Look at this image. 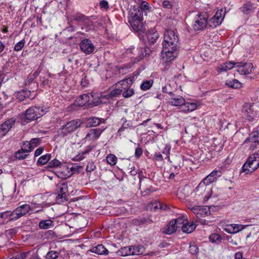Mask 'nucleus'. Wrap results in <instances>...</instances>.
Returning <instances> with one entry per match:
<instances>
[{"instance_id":"nucleus-20","label":"nucleus","mask_w":259,"mask_h":259,"mask_svg":"<svg viewBox=\"0 0 259 259\" xmlns=\"http://www.w3.org/2000/svg\"><path fill=\"white\" fill-rule=\"evenodd\" d=\"M152 222L150 216L148 214H143L142 217H139L132 220V223L135 226H141L143 225H149Z\"/></svg>"},{"instance_id":"nucleus-34","label":"nucleus","mask_w":259,"mask_h":259,"mask_svg":"<svg viewBox=\"0 0 259 259\" xmlns=\"http://www.w3.org/2000/svg\"><path fill=\"white\" fill-rule=\"evenodd\" d=\"M63 164L60 161L56 158L51 160L48 163V165L46 166V168L51 171V169L53 168H59V167Z\"/></svg>"},{"instance_id":"nucleus-38","label":"nucleus","mask_w":259,"mask_h":259,"mask_svg":"<svg viewBox=\"0 0 259 259\" xmlns=\"http://www.w3.org/2000/svg\"><path fill=\"white\" fill-rule=\"evenodd\" d=\"M158 209H162V203L157 200L151 202L147 206L148 210L156 211Z\"/></svg>"},{"instance_id":"nucleus-29","label":"nucleus","mask_w":259,"mask_h":259,"mask_svg":"<svg viewBox=\"0 0 259 259\" xmlns=\"http://www.w3.org/2000/svg\"><path fill=\"white\" fill-rule=\"evenodd\" d=\"M116 254L118 256H121L133 255L132 246L121 247L120 249L117 250Z\"/></svg>"},{"instance_id":"nucleus-9","label":"nucleus","mask_w":259,"mask_h":259,"mask_svg":"<svg viewBox=\"0 0 259 259\" xmlns=\"http://www.w3.org/2000/svg\"><path fill=\"white\" fill-rule=\"evenodd\" d=\"M10 60L0 69V81L4 83L6 82L13 76L12 73V66Z\"/></svg>"},{"instance_id":"nucleus-1","label":"nucleus","mask_w":259,"mask_h":259,"mask_svg":"<svg viewBox=\"0 0 259 259\" xmlns=\"http://www.w3.org/2000/svg\"><path fill=\"white\" fill-rule=\"evenodd\" d=\"M163 41V65L168 69L170 64L176 57V43L178 37L175 32L169 29H166L164 33Z\"/></svg>"},{"instance_id":"nucleus-46","label":"nucleus","mask_w":259,"mask_h":259,"mask_svg":"<svg viewBox=\"0 0 259 259\" xmlns=\"http://www.w3.org/2000/svg\"><path fill=\"white\" fill-rule=\"evenodd\" d=\"M210 214L209 208L207 206H201L197 219H199L200 217H205L208 216Z\"/></svg>"},{"instance_id":"nucleus-7","label":"nucleus","mask_w":259,"mask_h":259,"mask_svg":"<svg viewBox=\"0 0 259 259\" xmlns=\"http://www.w3.org/2000/svg\"><path fill=\"white\" fill-rule=\"evenodd\" d=\"M30 210L31 206L28 204H24L17 207L13 210H11V218L6 221V224L15 222L22 217L27 214Z\"/></svg>"},{"instance_id":"nucleus-3","label":"nucleus","mask_w":259,"mask_h":259,"mask_svg":"<svg viewBox=\"0 0 259 259\" xmlns=\"http://www.w3.org/2000/svg\"><path fill=\"white\" fill-rule=\"evenodd\" d=\"M49 108L45 107L44 105L32 106L27 109L24 113L19 115L20 122L25 125L32 121L37 120L49 111Z\"/></svg>"},{"instance_id":"nucleus-49","label":"nucleus","mask_w":259,"mask_h":259,"mask_svg":"<svg viewBox=\"0 0 259 259\" xmlns=\"http://www.w3.org/2000/svg\"><path fill=\"white\" fill-rule=\"evenodd\" d=\"M60 252L55 250H51L48 252L45 256L46 259H56L59 257Z\"/></svg>"},{"instance_id":"nucleus-64","label":"nucleus","mask_w":259,"mask_h":259,"mask_svg":"<svg viewBox=\"0 0 259 259\" xmlns=\"http://www.w3.org/2000/svg\"><path fill=\"white\" fill-rule=\"evenodd\" d=\"M252 10V6L250 4H245L242 8V11L246 14L249 13Z\"/></svg>"},{"instance_id":"nucleus-14","label":"nucleus","mask_w":259,"mask_h":259,"mask_svg":"<svg viewBox=\"0 0 259 259\" xmlns=\"http://www.w3.org/2000/svg\"><path fill=\"white\" fill-rule=\"evenodd\" d=\"M16 122L14 117L9 118L0 124V134L5 137L11 130Z\"/></svg>"},{"instance_id":"nucleus-37","label":"nucleus","mask_w":259,"mask_h":259,"mask_svg":"<svg viewBox=\"0 0 259 259\" xmlns=\"http://www.w3.org/2000/svg\"><path fill=\"white\" fill-rule=\"evenodd\" d=\"M196 108L197 106L194 103L185 102L182 106V110L185 112H189L194 111Z\"/></svg>"},{"instance_id":"nucleus-62","label":"nucleus","mask_w":259,"mask_h":259,"mask_svg":"<svg viewBox=\"0 0 259 259\" xmlns=\"http://www.w3.org/2000/svg\"><path fill=\"white\" fill-rule=\"evenodd\" d=\"M17 228L10 229L6 231V235L8 238L12 239L14 235L17 233Z\"/></svg>"},{"instance_id":"nucleus-52","label":"nucleus","mask_w":259,"mask_h":259,"mask_svg":"<svg viewBox=\"0 0 259 259\" xmlns=\"http://www.w3.org/2000/svg\"><path fill=\"white\" fill-rule=\"evenodd\" d=\"M155 191V190L152 186L148 188H144L143 190L141 191V195L143 197H147L149 196L151 193Z\"/></svg>"},{"instance_id":"nucleus-28","label":"nucleus","mask_w":259,"mask_h":259,"mask_svg":"<svg viewBox=\"0 0 259 259\" xmlns=\"http://www.w3.org/2000/svg\"><path fill=\"white\" fill-rule=\"evenodd\" d=\"M178 228V226L176 225V222H174L172 220L167 225H166L165 230L163 231V233L170 235L175 233Z\"/></svg>"},{"instance_id":"nucleus-17","label":"nucleus","mask_w":259,"mask_h":259,"mask_svg":"<svg viewBox=\"0 0 259 259\" xmlns=\"http://www.w3.org/2000/svg\"><path fill=\"white\" fill-rule=\"evenodd\" d=\"M90 102L89 93L80 95L74 101L73 105L75 107L88 106Z\"/></svg>"},{"instance_id":"nucleus-2","label":"nucleus","mask_w":259,"mask_h":259,"mask_svg":"<svg viewBox=\"0 0 259 259\" xmlns=\"http://www.w3.org/2000/svg\"><path fill=\"white\" fill-rule=\"evenodd\" d=\"M143 20L141 10L137 8L136 6H131L128 14V22L133 30L138 34L140 39L144 37L143 35L141 36V33H144L146 30V25Z\"/></svg>"},{"instance_id":"nucleus-44","label":"nucleus","mask_w":259,"mask_h":259,"mask_svg":"<svg viewBox=\"0 0 259 259\" xmlns=\"http://www.w3.org/2000/svg\"><path fill=\"white\" fill-rule=\"evenodd\" d=\"M26 149H20L14 153L15 157L18 160H24L27 158L28 154H22L23 153H28L29 152L24 151Z\"/></svg>"},{"instance_id":"nucleus-6","label":"nucleus","mask_w":259,"mask_h":259,"mask_svg":"<svg viewBox=\"0 0 259 259\" xmlns=\"http://www.w3.org/2000/svg\"><path fill=\"white\" fill-rule=\"evenodd\" d=\"M259 167V153L251 154L247 159L242 167L241 172L245 175L251 173Z\"/></svg>"},{"instance_id":"nucleus-13","label":"nucleus","mask_w":259,"mask_h":259,"mask_svg":"<svg viewBox=\"0 0 259 259\" xmlns=\"http://www.w3.org/2000/svg\"><path fill=\"white\" fill-rule=\"evenodd\" d=\"M42 69V67L39 65L37 69L28 77L27 80L25 82V84L29 88H32L31 87L33 84L38 88L39 83L34 80V79L39 76Z\"/></svg>"},{"instance_id":"nucleus-15","label":"nucleus","mask_w":259,"mask_h":259,"mask_svg":"<svg viewBox=\"0 0 259 259\" xmlns=\"http://www.w3.org/2000/svg\"><path fill=\"white\" fill-rule=\"evenodd\" d=\"M237 71L241 75H247L251 73L253 68L251 63L236 62Z\"/></svg>"},{"instance_id":"nucleus-55","label":"nucleus","mask_w":259,"mask_h":259,"mask_svg":"<svg viewBox=\"0 0 259 259\" xmlns=\"http://www.w3.org/2000/svg\"><path fill=\"white\" fill-rule=\"evenodd\" d=\"M226 84L233 89H237L241 86L240 82L237 79H233L232 81L227 82Z\"/></svg>"},{"instance_id":"nucleus-40","label":"nucleus","mask_w":259,"mask_h":259,"mask_svg":"<svg viewBox=\"0 0 259 259\" xmlns=\"http://www.w3.org/2000/svg\"><path fill=\"white\" fill-rule=\"evenodd\" d=\"M138 51V55L137 57L133 58L132 60L133 64L137 63L142 60L145 56L144 52L143 51L142 47L138 48L137 49Z\"/></svg>"},{"instance_id":"nucleus-25","label":"nucleus","mask_w":259,"mask_h":259,"mask_svg":"<svg viewBox=\"0 0 259 259\" xmlns=\"http://www.w3.org/2000/svg\"><path fill=\"white\" fill-rule=\"evenodd\" d=\"M39 86L42 89H47L53 88L52 81L44 76L39 77Z\"/></svg>"},{"instance_id":"nucleus-30","label":"nucleus","mask_w":259,"mask_h":259,"mask_svg":"<svg viewBox=\"0 0 259 259\" xmlns=\"http://www.w3.org/2000/svg\"><path fill=\"white\" fill-rule=\"evenodd\" d=\"M54 226V223L50 219L42 220L38 223V227L40 229H48Z\"/></svg>"},{"instance_id":"nucleus-60","label":"nucleus","mask_w":259,"mask_h":259,"mask_svg":"<svg viewBox=\"0 0 259 259\" xmlns=\"http://www.w3.org/2000/svg\"><path fill=\"white\" fill-rule=\"evenodd\" d=\"M89 80L88 79L87 75L85 74H83L82 75V78L80 81V84L83 88H85L88 87L89 84Z\"/></svg>"},{"instance_id":"nucleus-21","label":"nucleus","mask_w":259,"mask_h":259,"mask_svg":"<svg viewBox=\"0 0 259 259\" xmlns=\"http://www.w3.org/2000/svg\"><path fill=\"white\" fill-rule=\"evenodd\" d=\"M13 95L18 102H22L30 97L31 92L27 89H22L15 92Z\"/></svg>"},{"instance_id":"nucleus-12","label":"nucleus","mask_w":259,"mask_h":259,"mask_svg":"<svg viewBox=\"0 0 259 259\" xmlns=\"http://www.w3.org/2000/svg\"><path fill=\"white\" fill-rule=\"evenodd\" d=\"M210 187L207 186L201 182L194 190V193L199 196L204 195V198L207 200L210 196Z\"/></svg>"},{"instance_id":"nucleus-41","label":"nucleus","mask_w":259,"mask_h":259,"mask_svg":"<svg viewBox=\"0 0 259 259\" xmlns=\"http://www.w3.org/2000/svg\"><path fill=\"white\" fill-rule=\"evenodd\" d=\"M222 12V10H221V12L217 11L214 16L210 20V21L213 23L215 22L217 25L221 24L224 17V15L222 16V14H221V12Z\"/></svg>"},{"instance_id":"nucleus-54","label":"nucleus","mask_w":259,"mask_h":259,"mask_svg":"<svg viewBox=\"0 0 259 259\" xmlns=\"http://www.w3.org/2000/svg\"><path fill=\"white\" fill-rule=\"evenodd\" d=\"M11 210H6L3 212H0V218L3 220V224H6L7 220L10 219L11 218Z\"/></svg>"},{"instance_id":"nucleus-56","label":"nucleus","mask_w":259,"mask_h":259,"mask_svg":"<svg viewBox=\"0 0 259 259\" xmlns=\"http://www.w3.org/2000/svg\"><path fill=\"white\" fill-rule=\"evenodd\" d=\"M122 92V90L121 89H120V88L114 89L110 92V93H109V97H110L112 99L114 97H117L118 96L120 95Z\"/></svg>"},{"instance_id":"nucleus-4","label":"nucleus","mask_w":259,"mask_h":259,"mask_svg":"<svg viewBox=\"0 0 259 259\" xmlns=\"http://www.w3.org/2000/svg\"><path fill=\"white\" fill-rule=\"evenodd\" d=\"M84 122L81 119L77 118L67 121L65 124L60 126L57 131V136L63 138L75 132L80 127Z\"/></svg>"},{"instance_id":"nucleus-11","label":"nucleus","mask_w":259,"mask_h":259,"mask_svg":"<svg viewBox=\"0 0 259 259\" xmlns=\"http://www.w3.org/2000/svg\"><path fill=\"white\" fill-rule=\"evenodd\" d=\"M69 169V167L63 163L59 168L55 170H53V171L59 178L62 180H65L72 175V173H71Z\"/></svg>"},{"instance_id":"nucleus-27","label":"nucleus","mask_w":259,"mask_h":259,"mask_svg":"<svg viewBox=\"0 0 259 259\" xmlns=\"http://www.w3.org/2000/svg\"><path fill=\"white\" fill-rule=\"evenodd\" d=\"M81 25L82 26V28L85 29L86 32L95 30V26L94 23L88 16Z\"/></svg>"},{"instance_id":"nucleus-63","label":"nucleus","mask_w":259,"mask_h":259,"mask_svg":"<svg viewBox=\"0 0 259 259\" xmlns=\"http://www.w3.org/2000/svg\"><path fill=\"white\" fill-rule=\"evenodd\" d=\"M96 168L95 163L92 161H90L88 162L86 167V170L87 172H92Z\"/></svg>"},{"instance_id":"nucleus-8","label":"nucleus","mask_w":259,"mask_h":259,"mask_svg":"<svg viewBox=\"0 0 259 259\" xmlns=\"http://www.w3.org/2000/svg\"><path fill=\"white\" fill-rule=\"evenodd\" d=\"M141 34V36L143 35L144 37L143 38L142 37L141 39H142L145 41H147L150 46L154 45L159 37V33L156 28V27L149 29L147 31L146 30L144 33L142 32Z\"/></svg>"},{"instance_id":"nucleus-35","label":"nucleus","mask_w":259,"mask_h":259,"mask_svg":"<svg viewBox=\"0 0 259 259\" xmlns=\"http://www.w3.org/2000/svg\"><path fill=\"white\" fill-rule=\"evenodd\" d=\"M234 66L236 67V62H227L220 66L219 67V72L222 71H226L228 70L232 69Z\"/></svg>"},{"instance_id":"nucleus-23","label":"nucleus","mask_w":259,"mask_h":259,"mask_svg":"<svg viewBox=\"0 0 259 259\" xmlns=\"http://www.w3.org/2000/svg\"><path fill=\"white\" fill-rule=\"evenodd\" d=\"M89 251L99 255H106L109 253L108 249L102 244H98L95 246H92L89 250Z\"/></svg>"},{"instance_id":"nucleus-16","label":"nucleus","mask_w":259,"mask_h":259,"mask_svg":"<svg viewBox=\"0 0 259 259\" xmlns=\"http://www.w3.org/2000/svg\"><path fill=\"white\" fill-rule=\"evenodd\" d=\"M83 121L86 128L97 126L100 123L105 122V119L94 116L87 118Z\"/></svg>"},{"instance_id":"nucleus-33","label":"nucleus","mask_w":259,"mask_h":259,"mask_svg":"<svg viewBox=\"0 0 259 259\" xmlns=\"http://www.w3.org/2000/svg\"><path fill=\"white\" fill-rule=\"evenodd\" d=\"M132 251L134 255H145V248L143 245H137L132 246Z\"/></svg>"},{"instance_id":"nucleus-22","label":"nucleus","mask_w":259,"mask_h":259,"mask_svg":"<svg viewBox=\"0 0 259 259\" xmlns=\"http://www.w3.org/2000/svg\"><path fill=\"white\" fill-rule=\"evenodd\" d=\"M105 128H91L85 136V138L89 139L92 140H97L99 138Z\"/></svg>"},{"instance_id":"nucleus-58","label":"nucleus","mask_w":259,"mask_h":259,"mask_svg":"<svg viewBox=\"0 0 259 259\" xmlns=\"http://www.w3.org/2000/svg\"><path fill=\"white\" fill-rule=\"evenodd\" d=\"M30 252V251L21 252L19 254L14 255L11 259H25Z\"/></svg>"},{"instance_id":"nucleus-18","label":"nucleus","mask_w":259,"mask_h":259,"mask_svg":"<svg viewBox=\"0 0 259 259\" xmlns=\"http://www.w3.org/2000/svg\"><path fill=\"white\" fill-rule=\"evenodd\" d=\"M207 23V19L199 14L197 15V18L193 25V29L196 31L203 30L206 27Z\"/></svg>"},{"instance_id":"nucleus-50","label":"nucleus","mask_w":259,"mask_h":259,"mask_svg":"<svg viewBox=\"0 0 259 259\" xmlns=\"http://www.w3.org/2000/svg\"><path fill=\"white\" fill-rule=\"evenodd\" d=\"M217 177H212L211 175H208L206 177H205L203 181L202 182L207 186L209 187V185L214 182L217 181Z\"/></svg>"},{"instance_id":"nucleus-61","label":"nucleus","mask_w":259,"mask_h":259,"mask_svg":"<svg viewBox=\"0 0 259 259\" xmlns=\"http://www.w3.org/2000/svg\"><path fill=\"white\" fill-rule=\"evenodd\" d=\"M82 168V166L79 165L77 164H74V165L69 168V170L73 175L75 173L79 174L80 172V169Z\"/></svg>"},{"instance_id":"nucleus-32","label":"nucleus","mask_w":259,"mask_h":259,"mask_svg":"<svg viewBox=\"0 0 259 259\" xmlns=\"http://www.w3.org/2000/svg\"><path fill=\"white\" fill-rule=\"evenodd\" d=\"M52 157L51 154L47 153L41 156L37 160L36 164L38 166H42L49 163Z\"/></svg>"},{"instance_id":"nucleus-5","label":"nucleus","mask_w":259,"mask_h":259,"mask_svg":"<svg viewBox=\"0 0 259 259\" xmlns=\"http://www.w3.org/2000/svg\"><path fill=\"white\" fill-rule=\"evenodd\" d=\"M54 195H56L55 200L57 203L62 204L67 202L70 193H68V184L66 182L59 183L56 185Z\"/></svg>"},{"instance_id":"nucleus-59","label":"nucleus","mask_w":259,"mask_h":259,"mask_svg":"<svg viewBox=\"0 0 259 259\" xmlns=\"http://www.w3.org/2000/svg\"><path fill=\"white\" fill-rule=\"evenodd\" d=\"M25 43V39H23L16 43L14 46V50L15 51L18 52L20 51L24 46Z\"/></svg>"},{"instance_id":"nucleus-26","label":"nucleus","mask_w":259,"mask_h":259,"mask_svg":"<svg viewBox=\"0 0 259 259\" xmlns=\"http://www.w3.org/2000/svg\"><path fill=\"white\" fill-rule=\"evenodd\" d=\"M42 142L41 138H32L29 142H26L27 145H29V149L24 150L26 152H31L36 147L39 146Z\"/></svg>"},{"instance_id":"nucleus-48","label":"nucleus","mask_w":259,"mask_h":259,"mask_svg":"<svg viewBox=\"0 0 259 259\" xmlns=\"http://www.w3.org/2000/svg\"><path fill=\"white\" fill-rule=\"evenodd\" d=\"M153 81L152 80H144L140 85V88L143 91L148 90L152 85Z\"/></svg>"},{"instance_id":"nucleus-51","label":"nucleus","mask_w":259,"mask_h":259,"mask_svg":"<svg viewBox=\"0 0 259 259\" xmlns=\"http://www.w3.org/2000/svg\"><path fill=\"white\" fill-rule=\"evenodd\" d=\"M172 220L176 222V225L178 226V228H181L182 226L185 223V222L187 221V216L183 215Z\"/></svg>"},{"instance_id":"nucleus-24","label":"nucleus","mask_w":259,"mask_h":259,"mask_svg":"<svg viewBox=\"0 0 259 259\" xmlns=\"http://www.w3.org/2000/svg\"><path fill=\"white\" fill-rule=\"evenodd\" d=\"M87 17V16L84 15L83 14H82L80 12H77L74 15H71L70 17H67V20H69L70 19L71 22L75 21L77 23L82 24Z\"/></svg>"},{"instance_id":"nucleus-47","label":"nucleus","mask_w":259,"mask_h":259,"mask_svg":"<svg viewBox=\"0 0 259 259\" xmlns=\"http://www.w3.org/2000/svg\"><path fill=\"white\" fill-rule=\"evenodd\" d=\"M185 100L182 97L171 98V104L174 106H182L185 104Z\"/></svg>"},{"instance_id":"nucleus-53","label":"nucleus","mask_w":259,"mask_h":259,"mask_svg":"<svg viewBox=\"0 0 259 259\" xmlns=\"http://www.w3.org/2000/svg\"><path fill=\"white\" fill-rule=\"evenodd\" d=\"M209 239L212 243L219 244L221 242L222 237L218 234H212L209 236Z\"/></svg>"},{"instance_id":"nucleus-57","label":"nucleus","mask_w":259,"mask_h":259,"mask_svg":"<svg viewBox=\"0 0 259 259\" xmlns=\"http://www.w3.org/2000/svg\"><path fill=\"white\" fill-rule=\"evenodd\" d=\"M198 247L194 242H190L189 245V251L192 254H196L198 252Z\"/></svg>"},{"instance_id":"nucleus-39","label":"nucleus","mask_w":259,"mask_h":259,"mask_svg":"<svg viewBox=\"0 0 259 259\" xmlns=\"http://www.w3.org/2000/svg\"><path fill=\"white\" fill-rule=\"evenodd\" d=\"M123 97L124 98H129L133 96L135 94V90L130 87H123L122 92L121 93Z\"/></svg>"},{"instance_id":"nucleus-31","label":"nucleus","mask_w":259,"mask_h":259,"mask_svg":"<svg viewBox=\"0 0 259 259\" xmlns=\"http://www.w3.org/2000/svg\"><path fill=\"white\" fill-rule=\"evenodd\" d=\"M196 227V225L194 223H189L187 221L182 226L181 228L184 233H191L195 230Z\"/></svg>"},{"instance_id":"nucleus-42","label":"nucleus","mask_w":259,"mask_h":259,"mask_svg":"<svg viewBox=\"0 0 259 259\" xmlns=\"http://www.w3.org/2000/svg\"><path fill=\"white\" fill-rule=\"evenodd\" d=\"M121 120L123 121L122 125L121 127L118 129L117 133L119 134V135H121V133L123 132L125 129L128 128V127H130L132 126V123L131 121H127L126 118L122 117L121 118Z\"/></svg>"},{"instance_id":"nucleus-45","label":"nucleus","mask_w":259,"mask_h":259,"mask_svg":"<svg viewBox=\"0 0 259 259\" xmlns=\"http://www.w3.org/2000/svg\"><path fill=\"white\" fill-rule=\"evenodd\" d=\"M106 161L109 165L114 166L117 163V158L114 154H109L106 156Z\"/></svg>"},{"instance_id":"nucleus-19","label":"nucleus","mask_w":259,"mask_h":259,"mask_svg":"<svg viewBox=\"0 0 259 259\" xmlns=\"http://www.w3.org/2000/svg\"><path fill=\"white\" fill-rule=\"evenodd\" d=\"M89 94L90 96V102L89 104H88V107L92 108L97 106L100 104L107 103L106 101L100 100L99 94L93 92L89 93Z\"/></svg>"},{"instance_id":"nucleus-43","label":"nucleus","mask_w":259,"mask_h":259,"mask_svg":"<svg viewBox=\"0 0 259 259\" xmlns=\"http://www.w3.org/2000/svg\"><path fill=\"white\" fill-rule=\"evenodd\" d=\"M137 8H138L139 10H141L142 14L145 13L146 14L149 12L150 7L148 3L145 1H142L139 6H137Z\"/></svg>"},{"instance_id":"nucleus-36","label":"nucleus","mask_w":259,"mask_h":259,"mask_svg":"<svg viewBox=\"0 0 259 259\" xmlns=\"http://www.w3.org/2000/svg\"><path fill=\"white\" fill-rule=\"evenodd\" d=\"M251 142L253 143L259 142V131L252 132L249 137L245 139L244 143Z\"/></svg>"},{"instance_id":"nucleus-10","label":"nucleus","mask_w":259,"mask_h":259,"mask_svg":"<svg viewBox=\"0 0 259 259\" xmlns=\"http://www.w3.org/2000/svg\"><path fill=\"white\" fill-rule=\"evenodd\" d=\"M79 46L81 51L85 55L92 54L95 49V46L92 41L87 38L81 40L79 44Z\"/></svg>"}]
</instances>
